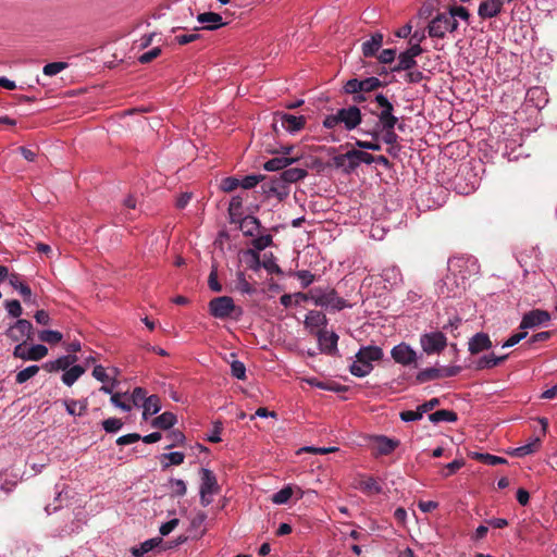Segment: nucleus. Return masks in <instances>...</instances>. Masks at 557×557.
Segmentation results:
<instances>
[{
  "instance_id": "1",
  "label": "nucleus",
  "mask_w": 557,
  "mask_h": 557,
  "mask_svg": "<svg viewBox=\"0 0 557 557\" xmlns=\"http://www.w3.org/2000/svg\"><path fill=\"white\" fill-rule=\"evenodd\" d=\"M383 349L379 346H363L356 354V360L349 367L350 373L358 377H363L373 370L372 362L383 359Z\"/></svg>"
},
{
  "instance_id": "2",
  "label": "nucleus",
  "mask_w": 557,
  "mask_h": 557,
  "mask_svg": "<svg viewBox=\"0 0 557 557\" xmlns=\"http://www.w3.org/2000/svg\"><path fill=\"white\" fill-rule=\"evenodd\" d=\"M293 145H278L277 147L265 146L264 150L272 154H282L268 160L263 164V169L269 172L283 170L294 162L298 161V157H288L293 151Z\"/></svg>"
},
{
  "instance_id": "3",
  "label": "nucleus",
  "mask_w": 557,
  "mask_h": 557,
  "mask_svg": "<svg viewBox=\"0 0 557 557\" xmlns=\"http://www.w3.org/2000/svg\"><path fill=\"white\" fill-rule=\"evenodd\" d=\"M310 299H312L317 306L331 308L333 310H342L349 307L345 299L337 296L334 288L326 290H322L320 288L311 289Z\"/></svg>"
},
{
  "instance_id": "4",
  "label": "nucleus",
  "mask_w": 557,
  "mask_h": 557,
  "mask_svg": "<svg viewBox=\"0 0 557 557\" xmlns=\"http://www.w3.org/2000/svg\"><path fill=\"white\" fill-rule=\"evenodd\" d=\"M457 28V20L447 13H440L430 22L428 32L430 37L444 38L447 33H454Z\"/></svg>"
},
{
  "instance_id": "5",
  "label": "nucleus",
  "mask_w": 557,
  "mask_h": 557,
  "mask_svg": "<svg viewBox=\"0 0 557 557\" xmlns=\"http://www.w3.org/2000/svg\"><path fill=\"white\" fill-rule=\"evenodd\" d=\"M235 311L242 313L240 308L235 306L233 298L230 296H220L209 302V312L216 319L230 318Z\"/></svg>"
},
{
  "instance_id": "6",
  "label": "nucleus",
  "mask_w": 557,
  "mask_h": 557,
  "mask_svg": "<svg viewBox=\"0 0 557 557\" xmlns=\"http://www.w3.org/2000/svg\"><path fill=\"white\" fill-rule=\"evenodd\" d=\"M281 122L282 128L288 133H297L302 129L306 125V119L302 115L296 116L284 112H275L272 123V129L277 135L278 126L277 122Z\"/></svg>"
},
{
  "instance_id": "7",
  "label": "nucleus",
  "mask_w": 557,
  "mask_h": 557,
  "mask_svg": "<svg viewBox=\"0 0 557 557\" xmlns=\"http://www.w3.org/2000/svg\"><path fill=\"white\" fill-rule=\"evenodd\" d=\"M244 211H228L230 223L238 224V228L245 236H253L258 233L260 223L257 218L247 214L243 216Z\"/></svg>"
},
{
  "instance_id": "8",
  "label": "nucleus",
  "mask_w": 557,
  "mask_h": 557,
  "mask_svg": "<svg viewBox=\"0 0 557 557\" xmlns=\"http://www.w3.org/2000/svg\"><path fill=\"white\" fill-rule=\"evenodd\" d=\"M28 342L23 341L17 344L13 350V357L24 361H39L48 355V348L45 345L37 344L30 348H26Z\"/></svg>"
},
{
  "instance_id": "9",
  "label": "nucleus",
  "mask_w": 557,
  "mask_h": 557,
  "mask_svg": "<svg viewBox=\"0 0 557 557\" xmlns=\"http://www.w3.org/2000/svg\"><path fill=\"white\" fill-rule=\"evenodd\" d=\"M5 335L11 341L17 342L18 344L23 341L32 342L34 339V327L28 320L18 319L7 330Z\"/></svg>"
},
{
  "instance_id": "10",
  "label": "nucleus",
  "mask_w": 557,
  "mask_h": 557,
  "mask_svg": "<svg viewBox=\"0 0 557 557\" xmlns=\"http://www.w3.org/2000/svg\"><path fill=\"white\" fill-rule=\"evenodd\" d=\"M374 101L380 108V112L372 111V113L377 116L379 121L376 124L388 125L392 123H398V117L394 114V106L385 95L377 94L374 97Z\"/></svg>"
},
{
  "instance_id": "11",
  "label": "nucleus",
  "mask_w": 557,
  "mask_h": 557,
  "mask_svg": "<svg viewBox=\"0 0 557 557\" xmlns=\"http://www.w3.org/2000/svg\"><path fill=\"white\" fill-rule=\"evenodd\" d=\"M398 123H392L388 125L385 124H375L373 129L364 132L366 134L370 135L374 140H379L382 134V140L388 145L393 146V144L398 143V135L395 133V126Z\"/></svg>"
},
{
  "instance_id": "12",
  "label": "nucleus",
  "mask_w": 557,
  "mask_h": 557,
  "mask_svg": "<svg viewBox=\"0 0 557 557\" xmlns=\"http://www.w3.org/2000/svg\"><path fill=\"white\" fill-rule=\"evenodd\" d=\"M421 346L426 354L442 351L446 345V337L442 332H433L421 336Z\"/></svg>"
},
{
  "instance_id": "13",
  "label": "nucleus",
  "mask_w": 557,
  "mask_h": 557,
  "mask_svg": "<svg viewBox=\"0 0 557 557\" xmlns=\"http://www.w3.org/2000/svg\"><path fill=\"white\" fill-rule=\"evenodd\" d=\"M341 123L344 124L346 131H352L358 127L362 122V114L358 107L350 106L338 110Z\"/></svg>"
},
{
  "instance_id": "14",
  "label": "nucleus",
  "mask_w": 557,
  "mask_h": 557,
  "mask_svg": "<svg viewBox=\"0 0 557 557\" xmlns=\"http://www.w3.org/2000/svg\"><path fill=\"white\" fill-rule=\"evenodd\" d=\"M392 358L396 363L409 366L416 362V351L406 343H400L393 347L391 351Z\"/></svg>"
},
{
  "instance_id": "15",
  "label": "nucleus",
  "mask_w": 557,
  "mask_h": 557,
  "mask_svg": "<svg viewBox=\"0 0 557 557\" xmlns=\"http://www.w3.org/2000/svg\"><path fill=\"white\" fill-rule=\"evenodd\" d=\"M337 342L338 335L336 333H329L326 330L318 332V343L322 352L334 356L337 352Z\"/></svg>"
},
{
  "instance_id": "16",
  "label": "nucleus",
  "mask_w": 557,
  "mask_h": 557,
  "mask_svg": "<svg viewBox=\"0 0 557 557\" xmlns=\"http://www.w3.org/2000/svg\"><path fill=\"white\" fill-rule=\"evenodd\" d=\"M550 315L547 311L534 309L525 313L520 323V329H532L548 322Z\"/></svg>"
},
{
  "instance_id": "17",
  "label": "nucleus",
  "mask_w": 557,
  "mask_h": 557,
  "mask_svg": "<svg viewBox=\"0 0 557 557\" xmlns=\"http://www.w3.org/2000/svg\"><path fill=\"white\" fill-rule=\"evenodd\" d=\"M384 36L382 33L376 32L371 35L370 39L361 45V51L364 58L376 57L383 46Z\"/></svg>"
},
{
  "instance_id": "18",
  "label": "nucleus",
  "mask_w": 557,
  "mask_h": 557,
  "mask_svg": "<svg viewBox=\"0 0 557 557\" xmlns=\"http://www.w3.org/2000/svg\"><path fill=\"white\" fill-rule=\"evenodd\" d=\"M505 0H483L478 9V14L481 18H493L497 16L503 9Z\"/></svg>"
},
{
  "instance_id": "19",
  "label": "nucleus",
  "mask_w": 557,
  "mask_h": 557,
  "mask_svg": "<svg viewBox=\"0 0 557 557\" xmlns=\"http://www.w3.org/2000/svg\"><path fill=\"white\" fill-rule=\"evenodd\" d=\"M525 100L527 102L532 103L536 109L541 110L548 102L547 92L545 88L541 86L531 87L527 91Z\"/></svg>"
},
{
  "instance_id": "20",
  "label": "nucleus",
  "mask_w": 557,
  "mask_h": 557,
  "mask_svg": "<svg viewBox=\"0 0 557 557\" xmlns=\"http://www.w3.org/2000/svg\"><path fill=\"white\" fill-rule=\"evenodd\" d=\"M219 491L220 486L218 484L214 473L209 469L202 468L200 492L216 494L219 493Z\"/></svg>"
},
{
  "instance_id": "21",
  "label": "nucleus",
  "mask_w": 557,
  "mask_h": 557,
  "mask_svg": "<svg viewBox=\"0 0 557 557\" xmlns=\"http://www.w3.org/2000/svg\"><path fill=\"white\" fill-rule=\"evenodd\" d=\"M492 347V342L490 336L485 333H476L469 341V351L471 355H478L483 350L490 349Z\"/></svg>"
},
{
  "instance_id": "22",
  "label": "nucleus",
  "mask_w": 557,
  "mask_h": 557,
  "mask_svg": "<svg viewBox=\"0 0 557 557\" xmlns=\"http://www.w3.org/2000/svg\"><path fill=\"white\" fill-rule=\"evenodd\" d=\"M349 154H351V150L347 151L346 153L337 154L332 159L333 165L336 169H342L346 174H350L357 169L355 158Z\"/></svg>"
},
{
  "instance_id": "23",
  "label": "nucleus",
  "mask_w": 557,
  "mask_h": 557,
  "mask_svg": "<svg viewBox=\"0 0 557 557\" xmlns=\"http://www.w3.org/2000/svg\"><path fill=\"white\" fill-rule=\"evenodd\" d=\"M197 21L201 24H206L203 28L208 30H214L226 25V23L223 22L222 16L215 12L200 13L197 16Z\"/></svg>"
},
{
  "instance_id": "24",
  "label": "nucleus",
  "mask_w": 557,
  "mask_h": 557,
  "mask_svg": "<svg viewBox=\"0 0 557 557\" xmlns=\"http://www.w3.org/2000/svg\"><path fill=\"white\" fill-rule=\"evenodd\" d=\"M374 443L376 453L384 456L392 454L399 445L397 440H393L383 435L376 436Z\"/></svg>"
},
{
  "instance_id": "25",
  "label": "nucleus",
  "mask_w": 557,
  "mask_h": 557,
  "mask_svg": "<svg viewBox=\"0 0 557 557\" xmlns=\"http://www.w3.org/2000/svg\"><path fill=\"white\" fill-rule=\"evenodd\" d=\"M417 66V61L407 51H403L398 55V62L391 66L392 73H399L412 70Z\"/></svg>"
},
{
  "instance_id": "26",
  "label": "nucleus",
  "mask_w": 557,
  "mask_h": 557,
  "mask_svg": "<svg viewBox=\"0 0 557 557\" xmlns=\"http://www.w3.org/2000/svg\"><path fill=\"white\" fill-rule=\"evenodd\" d=\"M66 412L71 416H84L87 412L88 400L87 398L82 400L65 399L63 401Z\"/></svg>"
},
{
  "instance_id": "27",
  "label": "nucleus",
  "mask_w": 557,
  "mask_h": 557,
  "mask_svg": "<svg viewBox=\"0 0 557 557\" xmlns=\"http://www.w3.org/2000/svg\"><path fill=\"white\" fill-rule=\"evenodd\" d=\"M308 172L304 168H289L281 173V181L285 183H296L307 176Z\"/></svg>"
},
{
  "instance_id": "28",
  "label": "nucleus",
  "mask_w": 557,
  "mask_h": 557,
  "mask_svg": "<svg viewBox=\"0 0 557 557\" xmlns=\"http://www.w3.org/2000/svg\"><path fill=\"white\" fill-rule=\"evenodd\" d=\"M457 419V413L447 409H441L429 414V420L435 424L440 422H456Z\"/></svg>"
},
{
  "instance_id": "29",
  "label": "nucleus",
  "mask_w": 557,
  "mask_h": 557,
  "mask_svg": "<svg viewBox=\"0 0 557 557\" xmlns=\"http://www.w3.org/2000/svg\"><path fill=\"white\" fill-rule=\"evenodd\" d=\"M507 358H508V355H504V356H500V357H496L494 355L483 356L482 358H480L478 360L476 369L478 370H483V369L495 368V367L499 366L500 363H503Z\"/></svg>"
},
{
  "instance_id": "30",
  "label": "nucleus",
  "mask_w": 557,
  "mask_h": 557,
  "mask_svg": "<svg viewBox=\"0 0 557 557\" xmlns=\"http://www.w3.org/2000/svg\"><path fill=\"white\" fill-rule=\"evenodd\" d=\"M442 379L441 368H426L416 375V383L422 384L433 380Z\"/></svg>"
},
{
  "instance_id": "31",
  "label": "nucleus",
  "mask_w": 557,
  "mask_h": 557,
  "mask_svg": "<svg viewBox=\"0 0 557 557\" xmlns=\"http://www.w3.org/2000/svg\"><path fill=\"white\" fill-rule=\"evenodd\" d=\"M176 422V416L172 412H163L152 421V426L158 429L168 430L172 428Z\"/></svg>"
},
{
  "instance_id": "32",
  "label": "nucleus",
  "mask_w": 557,
  "mask_h": 557,
  "mask_svg": "<svg viewBox=\"0 0 557 557\" xmlns=\"http://www.w3.org/2000/svg\"><path fill=\"white\" fill-rule=\"evenodd\" d=\"M84 373L85 369L82 366H73L65 370L62 375V382L67 386H72Z\"/></svg>"
},
{
  "instance_id": "33",
  "label": "nucleus",
  "mask_w": 557,
  "mask_h": 557,
  "mask_svg": "<svg viewBox=\"0 0 557 557\" xmlns=\"http://www.w3.org/2000/svg\"><path fill=\"white\" fill-rule=\"evenodd\" d=\"M163 542L162 537H153L141 543L139 547H133V555L140 557L141 555L152 550L158 547Z\"/></svg>"
},
{
  "instance_id": "34",
  "label": "nucleus",
  "mask_w": 557,
  "mask_h": 557,
  "mask_svg": "<svg viewBox=\"0 0 557 557\" xmlns=\"http://www.w3.org/2000/svg\"><path fill=\"white\" fill-rule=\"evenodd\" d=\"M472 459L481 461L488 466H497V465H504L507 463V460L503 457L494 456L491 454H483V453H473L471 455Z\"/></svg>"
},
{
  "instance_id": "35",
  "label": "nucleus",
  "mask_w": 557,
  "mask_h": 557,
  "mask_svg": "<svg viewBox=\"0 0 557 557\" xmlns=\"http://www.w3.org/2000/svg\"><path fill=\"white\" fill-rule=\"evenodd\" d=\"M143 407L145 417L156 414L161 409L159 396L150 395L147 399H145Z\"/></svg>"
},
{
  "instance_id": "36",
  "label": "nucleus",
  "mask_w": 557,
  "mask_h": 557,
  "mask_svg": "<svg viewBox=\"0 0 557 557\" xmlns=\"http://www.w3.org/2000/svg\"><path fill=\"white\" fill-rule=\"evenodd\" d=\"M359 488L363 493H368V494H380L382 492V487L379 484V482L374 478H371V476L360 480Z\"/></svg>"
},
{
  "instance_id": "37",
  "label": "nucleus",
  "mask_w": 557,
  "mask_h": 557,
  "mask_svg": "<svg viewBox=\"0 0 557 557\" xmlns=\"http://www.w3.org/2000/svg\"><path fill=\"white\" fill-rule=\"evenodd\" d=\"M162 459H166L168 462L162 461V469H168L170 466H178L184 462L185 455L181 451H173L169 454H163Z\"/></svg>"
},
{
  "instance_id": "38",
  "label": "nucleus",
  "mask_w": 557,
  "mask_h": 557,
  "mask_svg": "<svg viewBox=\"0 0 557 557\" xmlns=\"http://www.w3.org/2000/svg\"><path fill=\"white\" fill-rule=\"evenodd\" d=\"M38 338L48 344H57L62 341L63 335L59 331L44 330L38 333Z\"/></svg>"
},
{
  "instance_id": "39",
  "label": "nucleus",
  "mask_w": 557,
  "mask_h": 557,
  "mask_svg": "<svg viewBox=\"0 0 557 557\" xmlns=\"http://www.w3.org/2000/svg\"><path fill=\"white\" fill-rule=\"evenodd\" d=\"M40 368L38 366H29L25 368L24 370L17 372L15 376V382L17 384H23L27 382L29 379L35 376L39 372Z\"/></svg>"
},
{
  "instance_id": "40",
  "label": "nucleus",
  "mask_w": 557,
  "mask_h": 557,
  "mask_svg": "<svg viewBox=\"0 0 557 557\" xmlns=\"http://www.w3.org/2000/svg\"><path fill=\"white\" fill-rule=\"evenodd\" d=\"M293 494H294L293 487L285 486L282 490H280L278 492H276L275 494H273L272 502L274 504H278V505L286 504L290 499Z\"/></svg>"
},
{
  "instance_id": "41",
  "label": "nucleus",
  "mask_w": 557,
  "mask_h": 557,
  "mask_svg": "<svg viewBox=\"0 0 557 557\" xmlns=\"http://www.w3.org/2000/svg\"><path fill=\"white\" fill-rule=\"evenodd\" d=\"M386 84L381 82L377 77H367L361 79V91L370 92L376 90L380 87H384Z\"/></svg>"
},
{
  "instance_id": "42",
  "label": "nucleus",
  "mask_w": 557,
  "mask_h": 557,
  "mask_svg": "<svg viewBox=\"0 0 557 557\" xmlns=\"http://www.w3.org/2000/svg\"><path fill=\"white\" fill-rule=\"evenodd\" d=\"M264 180V176L261 174H251L239 180V186L243 189H251L256 187L261 181Z\"/></svg>"
},
{
  "instance_id": "43",
  "label": "nucleus",
  "mask_w": 557,
  "mask_h": 557,
  "mask_svg": "<svg viewBox=\"0 0 557 557\" xmlns=\"http://www.w3.org/2000/svg\"><path fill=\"white\" fill-rule=\"evenodd\" d=\"M541 446V440L536 437L533 442L516 448V456L523 457L535 453Z\"/></svg>"
},
{
  "instance_id": "44",
  "label": "nucleus",
  "mask_w": 557,
  "mask_h": 557,
  "mask_svg": "<svg viewBox=\"0 0 557 557\" xmlns=\"http://www.w3.org/2000/svg\"><path fill=\"white\" fill-rule=\"evenodd\" d=\"M352 158H355V161H356V164H357V168L361 164V163H366V164H371L374 162V156H372L371 153L367 152V151H362V150H357V149H352L351 150V154H350Z\"/></svg>"
},
{
  "instance_id": "45",
  "label": "nucleus",
  "mask_w": 557,
  "mask_h": 557,
  "mask_svg": "<svg viewBox=\"0 0 557 557\" xmlns=\"http://www.w3.org/2000/svg\"><path fill=\"white\" fill-rule=\"evenodd\" d=\"M306 323L311 326H322L326 324V317L320 311H310L306 318Z\"/></svg>"
},
{
  "instance_id": "46",
  "label": "nucleus",
  "mask_w": 557,
  "mask_h": 557,
  "mask_svg": "<svg viewBox=\"0 0 557 557\" xmlns=\"http://www.w3.org/2000/svg\"><path fill=\"white\" fill-rule=\"evenodd\" d=\"M397 51L394 48L383 49L376 55L377 60L382 64H392L396 59Z\"/></svg>"
},
{
  "instance_id": "47",
  "label": "nucleus",
  "mask_w": 557,
  "mask_h": 557,
  "mask_svg": "<svg viewBox=\"0 0 557 557\" xmlns=\"http://www.w3.org/2000/svg\"><path fill=\"white\" fill-rule=\"evenodd\" d=\"M405 72L404 81L408 84H419L425 78L424 74L414 67Z\"/></svg>"
},
{
  "instance_id": "48",
  "label": "nucleus",
  "mask_w": 557,
  "mask_h": 557,
  "mask_svg": "<svg viewBox=\"0 0 557 557\" xmlns=\"http://www.w3.org/2000/svg\"><path fill=\"white\" fill-rule=\"evenodd\" d=\"M77 361V357L75 355H67L62 356L54 360L55 367L58 370H67L72 364H74Z\"/></svg>"
},
{
  "instance_id": "49",
  "label": "nucleus",
  "mask_w": 557,
  "mask_h": 557,
  "mask_svg": "<svg viewBox=\"0 0 557 557\" xmlns=\"http://www.w3.org/2000/svg\"><path fill=\"white\" fill-rule=\"evenodd\" d=\"M123 426V422L119 418H109L102 421V428L107 433H114Z\"/></svg>"
},
{
  "instance_id": "50",
  "label": "nucleus",
  "mask_w": 557,
  "mask_h": 557,
  "mask_svg": "<svg viewBox=\"0 0 557 557\" xmlns=\"http://www.w3.org/2000/svg\"><path fill=\"white\" fill-rule=\"evenodd\" d=\"M67 66L65 62H52L44 66V74L47 76H53L59 74L62 70Z\"/></svg>"
},
{
  "instance_id": "51",
  "label": "nucleus",
  "mask_w": 557,
  "mask_h": 557,
  "mask_svg": "<svg viewBox=\"0 0 557 557\" xmlns=\"http://www.w3.org/2000/svg\"><path fill=\"white\" fill-rule=\"evenodd\" d=\"M448 16H453V18H461L466 22H469V18H470V13L469 11L465 8V7H450L449 8V12L447 13Z\"/></svg>"
},
{
  "instance_id": "52",
  "label": "nucleus",
  "mask_w": 557,
  "mask_h": 557,
  "mask_svg": "<svg viewBox=\"0 0 557 557\" xmlns=\"http://www.w3.org/2000/svg\"><path fill=\"white\" fill-rule=\"evenodd\" d=\"M232 375L238 380L246 379V367L242 361L234 360L231 363Z\"/></svg>"
},
{
  "instance_id": "53",
  "label": "nucleus",
  "mask_w": 557,
  "mask_h": 557,
  "mask_svg": "<svg viewBox=\"0 0 557 557\" xmlns=\"http://www.w3.org/2000/svg\"><path fill=\"white\" fill-rule=\"evenodd\" d=\"M4 306H5L8 313L10 315H12L13 318H18L23 312L22 306H21L20 301L16 299L7 300Z\"/></svg>"
},
{
  "instance_id": "54",
  "label": "nucleus",
  "mask_w": 557,
  "mask_h": 557,
  "mask_svg": "<svg viewBox=\"0 0 557 557\" xmlns=\"http://www.w3.org/2000/svg\"><path fill=\"white\" fill-rule=\"evenodd\" d=\"M239 186V180L234 176H228L222 180L221 189L223 191H233Z\"/></svg>"
},
{
  "instance_id": "55",
  "label": "nucleus",
  "mask_w": 557,
  "mask_h": 557,
  "mask_svg": "<svg viewBox=\"0 0 557 557\" xmlns=\"http://www.w3.org/2000/svg\"><path fill=\"white\" fill-rule=\"evenodd\" d=\"M344 91L346 94L352 95L361 91V79L350 78L344 85Z\"/></svg>"
},
{
  "instance_id": "56",
  "label": "nucleus",
  "mask_w": 557,
  "mask_h": 557,
  "mask_svg": "<svg viewBox=\"0 0 557 557\" xmlns=\"http://www.w3.org/2000/svg\"><path fill=\"white\" fill-rule=\"evenodd\" d=\"M463 466H465L463 459H455L454 461H451L445 466L443 476L447 478V476L454 474Z\"/></svg>"
},
{
  "instance_id": "57",
  "label": "nucleus",
  "mask_w": 557,
  "mask_h": 557,
  "mask_svg": "<svg viewBox=\"0 0 557 557\" xmlns=\"http://www.w3.org/2000/svg\"><path fill=\"white\" fill-rule=\"evenodd\" d=\"M160 54H161V48L160 47H154L151 50L143 53L138 58V61L141 64H147V63L151 62L152 60H154L156 58H158Z\"/></svg>"
},
{
  "instance_id": "58",
  "label": "nucleus",
  "mask_w": 557,
  "mask_h": 557,
  "mask_svg": "<svg viewBox=\"0 0 557 557\" xmlns=\"http://www.w3.org/2000/svg\"><path fill=\"white\" fill-rule=\"evenodd\" d=\"M423 417L422 411L418 407L417 410H406L400 412V419L405 422L417 421Z\"/></svg>"
},
{
  "instance_id": "59",
  "label": "nucleus",
  "mask_w": 557,
  "mask_h": 557,
  "mask_svg": "<svg viewBox=\"0 0 557 557\" xmlns=\"http://www.w3.org/2000/svg\"><path fill=\"white\" fill-rule=\"evenodd\" d=\"M355 145L359 148L358 150H373V151H380L381 145L377 143V140L373 141H367V140H360L357 139L355 141Z\"/></svg>"
},
{
  "instance_id": "60",
  "label": "nucleus",
  "mask_w": 557,
  "mask_h": 557,
  "mask_svg": "<svg viewBox=\"0 0 557 557\" xmlns=\"http://www.w3.org/2000/svg\"><path fill=\"white\" fill-rule=\"evenodd\" d=\"M172 492L175 496H184L186 494V484L181 479H171Z\"/></svg>"
},
{
  "instance_id": "61",
  "label": "nucleus",
  "mask_w": 557,
  "mask_h": 557,
  "mask_svg": "<svg viewBox=\"0 0 557 557\" xmlns=\"http://www.w3.org/2000/svg\"><path fill=\"white\" fill-rule=\"evenodd\" d=\"M278 187H280V183H276L274 181L269 182V183H263L261 185L263 193L267 194L268 197H270L272 195H274L276 197H281V191L278 190Z\"/></svg>"
},
{
  "instance_id": "62",
  "label": "nucleus",
  "mask_w": 557,
  "mask_h": 557,
  "mask_svg": "<svg viewBox=\"0 0 557 557\" xmlns=\"http://www.w3.org/2000/svg\"><path fill=\"white\" fill-rule=\"evenodd\" d=\"M168 438L170 440V444L165 446V449H171L172 447L180 445L184 442L185 435L181 431H172Z\"/></svg>"
},
{
  "instance_id": "63",
  "label": "nucleus",
  "mask_w": 557,
  "mask_h": 557,
  "mask_svg": "<svg viewBox=\"0 0 557 557\" xmlns=\"http://www.w3.org/2000/svg\"><path fill=\"white\" fill-rule=\"evenodd\" d=\"M208 285L211 290L215 293H220L222 290V285L218 281V271L216 268H212L209 278H208Z\"/></svg>"
},
{
  "instance_id": "64",
  "label": "nucleus",
  "mask_w": 557,
  "mask_h": 557,
  "mask_svg": "<svg viewBox=\"0 0 557 557\" xmlns=\"http://www.w3.org/2000/svg\"><path fill=\"white\" fill-rule=\"evenodd\" d=\"M253 247L257 250H263L272 244L271 235H262L253 239Z\"/></svg>"
}]
</instances>
